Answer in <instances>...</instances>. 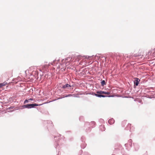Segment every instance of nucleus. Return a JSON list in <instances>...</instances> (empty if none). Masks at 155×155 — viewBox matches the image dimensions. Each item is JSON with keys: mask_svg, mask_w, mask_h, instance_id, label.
<instances>
[{"mask_svg": "<svg viewBox=\"0 0 155 155\" xmlns=\"http://www.w3.org/2000/svg\"><path fill=\"white\" fill-rule=\"evenodd\" d=\"M42 104H40L39 105L35 104H28L24 106V107L25 108H31L32 107H34L35 106H40Z\"/></svg>", "mask_w": 155, "mask_h": 155, "instance_id": "obj_1", "label": "nucleus"}, {"mask_svg": "<svg viewBox=\"0 0 155 155\" xmlns=\"http://www.w3.org/2000/svg\"><path fill=\"white\" fill-rule=\"evenodd\" d=\"M96 93L98 94H109L110 93L109 92H105L102 91H98L96 92Z\"/></svg>", "mask_w": 155, "mask_h": 155, "instance_id": "obj_2", "label": "nucleus"}, {"mask_svg": "<svg viewBox=\"0 0 155 155\" xmlns=\"http://www.w3.org/2000/svg\"><path fill=\"white\" fill-rule=\"evenodd\" d=\"M94 95L97 97H107V96H105V95H102V94H100L94 93Z\"/></svg>", "mask_w": 155, "mask_h": 155, "instance_id": "obj_3", "label": "nucleus"}, {"mask_svg": "<svg viewBox=\"0 0 155 155\" xmlns=\"http://www.w3.org/2000/svg\"><path fill=\"white\" fill-rule=\"evenodd\" d=\"M108 122L110 124H112L114 122V120L113 119H111L108 120Z\"/></svg>", "mask_w": 155, "mask_h": 155, "instance_id": "obj_4", "label": "nucleus"}, {"mask_svg": "<svg viewBox=\"0 0 155 155\" xmlns=\"http://www.w3.org/2000/svg\"><path fill=\"white\" fill-rule=\"evenodd\" d=\"M136 82H134V83L135 84V85H136V86H137L138 85V84H139V81H140V80L137 78H136Z\"/></svg>", "mask_w": 155, "mask_h": 155, "instance_id": "obj_5", "label": "nucleus"}, {"mask_svg": "<svg viewBox=\"0 0 155 155\" xmlns=\"http://www.w3.org/2000/svg\"><path fill=\"white\" fill-rule=\"evenodd\" d=\"M6 84H7V83L5 82H4L3 83L0 84V88L2 87L3 86H4L6 85Z\"/></svg>", "mask_w": 155, "mask_h": 155, "instance_id": "obj_6", "label": "nucleus"}, {"mask_svg": "<svg viewBox=\"0 0 155 155\" xmlns=\"http://www.w3.org/2000/svg\"><path fill=\"white\" fill-rule=\"evenodd\" d=\"M71 86L68 84H66L65 85H64L63 87V88H65L67 87H70Z\"/></svg>", "mask_w": 155, "mask_h": 155, "instance_id": "obj_7", "label": "nucleus"}, {"mask_svg": "<svg viewBox=\"0 0 155 155\" xmlns=\"http://www.w3.org/2000/svg\"><path fill=\"white\" fill-rule=\"evenodd\" d=\"M101 128L102 131H104L105 129V127L104 126H101Z\"/></svg>", "mask_w": 155, "mask_h": 155, "instance_id": "obj_8", "label": "nucleus"}, {"mask_svg": "<svg viewBox=\"0 0 155 155\" xmlns=\"http://www.w3.org/2000/svg\"><path fill=\"white\" fill-rule=\"evenodd\" d=\"M101 85H102V86H104V84H105V81L104 80H103L101 82Z\"/></svg>", "mask_w": 155, "mask_h": 155, "instance_id": "obj_9", "label": "nucleus"}, {"mask_svg": "<svg viewBox=\"0 0 155 155\" xmlns=\"http://www.w3.org/2000/svg\"><path fill=\"white\" fill-rule=\"evenodd\" d=\"M29 100H26L24 101V103H28L29 102Z\"/></svg>", "mask_w": 155, "mask_h": 155, "instance_id": "obj_10", "label": "nucleus"}, {"mask_svg": "<svg viewBox=\"0 0 155 155\" xmlns=\"http://www.w3.org/2000/svg\"><path fill=\"white\" fill-rule=\"evenodd\" d=\"M28 100H29V101H30V100H31V101L33 100V99L32 98H30V99H29Z\"/></svg>", "mask_w": 155, "mask_h": 155, "instance_id": "obj_11", "label": "nucleus"}, {"mask_svg": "<svg viewBox=\"0 0 155 155\" xmlns=\"http://www.w3.org/2000/svg\"><path fill=\"white\" fill-rule=\"evenodd\" d=\"M70 58H69V57H68V58L66 59V60H68V58H69V59H70Z\"/></svg>", "mask_w": 155, "mask_h": 155, "instance_id": "obj_12", "label": "nucleus"}]
</instances>
